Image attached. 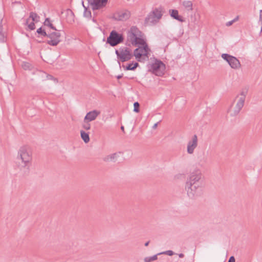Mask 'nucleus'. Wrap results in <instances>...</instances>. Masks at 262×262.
I'll return each mask as SVG.
<instances>
[{"instance_id":"ddd939ff","label":"nucleus","mask_w":262,"mask_h":262,"mask_svg":"<svg viewBox=\"0 0 262 262\" xmlns=\"http://www.w3.org/2000/svg\"><path fill=\"white\" fill-rule=\"evenodd\" d=\"M130 16V12L127 11H119L115 13L114 18L117 20L124 21L128 19Z\"/></svg>"},{"instance_id":"a19ab883","label":"nucleus","mask_w":262,"mask_h":262,"mask_svg":"<svg viewBox=\"0 0 262 262\" xmlns=\"http://www.w3.org/2000/svg\"><path fill=\"white\" fill-rule=\"evenodd\" d=\"M149 243V241L147 242L146 243H145V246H147L148 245Z\"/></svg>"},{"instance_id":"473e14b6","label":"nucleus","mask_w":262,"mask_h":262,"mask_svg":"<svg viewBox=\"0 0 262 262\" xmlns=\"http://www.w3.org/2000/svg\"><path fill=\"white\" fill-rule=\"evenodd\" d=\"M139 66L138 63L132 61V70L136 69Z\"/></svg>"},{"instance_id":"4be33fe9","label":"nucleus","mask_w":262,"mask_h":262,"mask_svg":"<svg viewBox=\"0 0 262 262\" xmlns=\"http://www.w3.org/2000/svg\"><path fill=\"white\" fill-rule=\"evenodd\" d=\"M6 40L5 33L3 31V27L0 25V42H3Z\"/></svg>"},{"instance_id":"412c9836","label":"nucleus","mask_w":262,"mask_h":262,"mask_svg":"<svg viewBox=\"0 0 262 262\" xmlns=\"http://www.w3.org/2000/svg\"><path fill=\"white\" fill-rule=\"evenodd\" d=\"M30 18H31L33 21L37 22L39 21V17L36 13L32 12L30 13Z\"/></svg>"},{"instance_id":"4468645a","label":"nucleus","mask_w":262,"mask_h":262,"mask_svg":"<svg viewBox=\"0 0 262 262\" xmlns=\"http://www.w3.org/2000/svg\"><path fill=\"white\" fill-rule=\"evenodd\" d=\"M242 109V107L234 102H232L228 110V112L231 116H235L239 114Z\"/></svg>"},{"instance_id":"39448f33","label":"nucleus","mask_w":262,"mask_h":262,"mask_svg":"<svg viewBox=\"0 0 262 262\" xmlns=\"http://www.w3.org/2000/svg\"><path fill=\"white\" fill-rule=\"evenodd\" d=\"M163 14L160 9L156 8L153 10L146 17L145 23L148 25L156 24L161 18Z\"/></svg>"},{"instance_id":"f704fd0d","label":"nucleus","mask_w":262,"mask_h":262,"mask_svg":"<svg viewBox=\"0 0 262 262\" xmlns=\"http://www.w3.org/2000/svg\"><path fill=\"white\" fill-rule=\"evenodd\" d=\"M259 21L261 24V28L260 31H262V10H260L259 11Z\"/></svg>"},{"instance_id":"7ed1b4c3","label":"nucleus","mask_w":262,"mask_h":262,"mask_svg":"<svg viewBox=\"0 0 262 262\" xmlns=\"http://www.w3.org/2000/svg\"><path fill=\"white\" fill-rule=\"evenodd\" d=\"M132 46L137 47L134 51V56L138 61H143L148 58V53L149 49L146 42L145 36L132 39Z\"/></svg>"},{"instance_id":"f3484780","label":"nucleus","mask_w":262,"mask_h":262,"mask_svg":"<svg viewBox=\"0 0 262 262\" xmlns=\"http://www.w3.org/2000/svg\"><path fill=\"white\" fill-rule=\"evenodd\" d=\"M144 34L136 27H132V39L143 37Z\"/></svg>"},{"instance_id":"c85d7f7f","label":"nucleus","mask_w":262,"mask_h":262,"mask_svg":"<svg viewBox=\"0 0 262 262\" xmlns=\"http://www.w3.org/2000/svg\"><path fill=\"white\" fill-rule=\"evenodd\" d=\"M83 6L85 9V11L84 12V16L86 17H90L91 16V12L90 11H88L87 8L84 6L83 3H82Z\"/></svg>"},{"instance_id":"c9c22d12","label":"nucleus","mask_w":262,"mask_h":262,"mask_svg":"<svg viewBox=\"0 0 262 262\" xmlns=\"http://www.w3.org/2000/svg\"><path fill=\"white\" fill-rule=\"evenodd\" d=\"M228 262H235L234 257L233 256H230Z\"/></svg>"},{"instance_id":"2f4dec72","label":"nucleus","mask_w":262,"mask_h":262,"mask_svg":"<svg viewBox=\"0 0 262 262\" xmlns=\"http://www.w3.org/2000/svg\"><path fill=\"white\" fill-rule=\"evenodd\" d=\"M47 78L49 80H54L56 83H57L58 81H57V80L54 77H53L52 75H47Z\"/></svg>"},{"instance_id":"1a4fd4ad","label":"nucleus","mask_w":262,"mask_h":262,"mask_svg":"<svg viewBox=\"0 0 262 262\" xmlns=\"http://www.w3.org/2000/svg\"><path fill=\"white\" fill-rule=\"evenodd\" d=\"M47 37L50 38V40H47V43L52 46H57L61 41V34L59 31L49 33Z\"/></svg>"},{"instance_id":"f257e3e1","label":"nucleus","mask_w":262,"mask_h":262,"mask_svg":"<svg viewBox=\"0 0 262 262\" xmlns=\"http://www.w3.org/2000/svg\"><path fill=\"white\" fill-rule=\"evenodd\" d=\"M202 174L199 169L191 172L187 178L186 189L187 194L191 199L200 196L203 192Z\"/></svg>"},{"instance_id":"b1692460","label":"nucleus","mask_w":262,"mask_h":262,"mask_svg":"<svg viewBox=\"0 0 262 262\" xmlns=\"http://www.w3.org/2000/svg\"><path fill=\"white\" fill-rule=\"evenodd\" d=\"M29 18H28L26 20V24H28V28L31 30H34L35 28L34 23L32 21V22L30 23V24H29Z\"/></svg>"},{"instance_id":"f03ea898","label":"nucleus","mask_w":262,"mask_h":262,"mask_svg":"<svg viewBox=\"0 0 262 262\" xmlns=\"http://www.w3.org/2000/svg\"><path fill=\"white\" fill-rule=\"evenodd\" d=\"M32 159L31 148L27 145L21 146L18 150L16 161V167L23 176L28 175Z\"/></svg>"},{"instance_id":"c03bdc74","label":"nucleus","mask_w":262,"mask_h":262,"mask_svg":"<svg viewBox=\"0 0 262 262\" xmlns=\"http://www.w3.org/2000/svg\"><path fill=\"white\" fill-rule=\"evenodd\" d=\"M121 77H122V76L121 75H119V76H117V78L118 79H120Z\"/></svg>"},{"instance_id":"5701e85b","label":"nucleus","mask_w":262,"mask_h":262,"mask_svg":"<svg viewBox=\"0 0 262 262\" xmlns=\"http://www.w3.org/2000/svg\"><path fill=\"white\" fill-rule=\"evenodd\" d=\"M44 25L45 26H49V27H50L52 29L55 30V31H57V29H56V28L55 27L53 26V25H52V23H51L50 22V19L49 18H47L46 19H45V21L44 22Z\"/></svg>"},{"instance_id":"a211bd4d","label":"nucleus","mask_w":262,"mask_h":262,"mask_svg":"<svg viewBox=\"0 0 262 262\" xmlns=\"http://www.w3.org/2000/svg\"><path fill=\"white\" fill-rule=\"evenodd\" d=\"M117 156V154L116 153H114L106 156L104 158L103 160L105 162H115L116 161Z\"/></svg>"},{"instance_id":"7c9ffc66","label":"nucleus","mask_w":262,"mask_h":262,"mask_svg":"<svg viewBox=\"0 0 262 262\" xmlns=\"http://www.w3.org/2000/svg\"><path fill=\"white\" fill-rule=\"evenodd\" d=\"M160 254H167V255H168L169 256H172V255H173L174 253L171 250H167V251H166L165 252L160 253Z\"/></svg>"},{"instance_id":"a18cd8bd","label":"nucleus","mask_w":262,"mask_h":262,"mask_svg":"<svg viewBox=\"0 0 262 262\" xmlns=\"http://www.w3.org/2000/svg\"><path fill=\"white\" fill-rule=\"evenodd\" d=\"M130 31H131V29L130 30H128V32H130Z\"/></svg>"},{"instance_id":"20e7f679","label":"nucleus","mask_w":262,"mask_h":262,"mask_svg":"<svg viewBox=\"0 0 262 262\" xmlns=\"http://www.w3.org/2000/svg\"><path fill=\"white\" fill-rule=\"evenodd\" d=\"M148 71L158 76H162L165 70V66L161 60L155 59L148 65Z\"/></svg>"},{"instance_id":"6ab92c4d","label":"nucleus","mask_w":262,"mask_h":262,"mask_svg":"<svg viewBox=\"0 0 262 262\" xmlns=\"http://www.w3.org/2000/svg\"><path fill=\"white\" fill-rule=\"evenodd\" d=\"M80 135L82 139L85 143H87L90 141V137L89 134L85 133L83 130H81Z\"/></svg>"},{"instance_id":"a878e982","label":"nucleus","mask_w":262,"mask_h":262,"mask_svg":"<svg viewBox=\"0 0 262 262\" xmlns=\"http://www.w3.org/2000/svg\"><path fill=\"white\" fill-rule=\"evenodd\" d=\"M37 33L43 36H47L48 34L46 33L45 30H43L41 27L38 29L36 31Z\"/></svg>"},{"instance_id":"9d476101","label":"nucleus","mask_w":262,"mask_h":262,"mask_svg":"<svg viewBox=\"0 0 262 262\" xmlns=\"http://www.w3.org/2000/svg\"><path fill=\"white\" fill-rule=\"evenodd\" d=\"M248 91L246 89H243L234 99L233 102L236 103L241 107H243Z\"/></svg>"},{"instance_id":"f8f14e48","label":"nucleus","mask_w":262,"mask_h":262,"mask_svg":"<svg viewBox=\"0 0 262 262\" xmlns=\"http://www.w3.org/2000/svg\"><path fill=\"white\" fill-rule=\"evenodd\" d=\"M198 146V137L196 135H194L191 140L189 141L187 144V151L189 154H192L194 152L195 148Z\"/></svg>"},{"instance_id":"c756f323","label":"nucleus","mask_w":262,"mask_h":262,"mask_svg":"<svg viewBox=\"0 0 262 262\" xmlns=\"http://www.w3.org/2000/svg\"><path fill=\"white\" fill-rule=\"evenodd\" d=\"M119 64L120 63L119 62ZM121 67V65H120ZM121 67L124 69V70H131V63H128L127 66L123 64Z\"/></svg>"},{"instance_id":"bb28decb","label":"nucleus","mask_w":262,"mask_h":262,"mask_svg":"<svg viewBox=\"0 0 262 262\" xmlns=\"http://www.w3.org/2000/svg\"><path fill=\"white\" fill-rule=\"evenodd\" d=\"M90 121H84L82 124V127L85 130H89L91 129V124L89 123Z\"/></svg>"},{"instance_id":"6e6552de","label":"nucleus","mask_w":262,"mask_h":262,"mask_svg":"<svg viewBox=\"0 0 262 262\" xmlns=\"http://www.w3.org/2000/svg\"><path fill=\"white\" fill-rule=\"evenodd\" d=\"M222 57L227 61L232 69H237L241 67L240 62L236 57L228 54H223Z\"/></svg>"},{"instance_id":"79ce46f5","label":"nucleus","mask_w":262,"mask_h":262,"mask_svg":"<svg viewBox=\"0 0 262 262\" xmlns=\"http://www.w3.org/2000/svg\"><path fill=\"white\" fill-rule=\"evenodd\" d=\"M238 19V16H236L234 19H233V20H235V21H236V20H237Z\"/></svg>"},{"instance_id":"393cba45","label":"nucleus","mask_w":262,"mask_h":262,"mask_svg":"<svg viewBox=\"0 0 262 262\" xmlns=\"http://www.w3.org/2000/svg\"><path fill=\"white\" fill-rule=\"evenodd\" d=\"M21 66L25 70H30L31 69V64L27 62H23Z\"/></svg>"},{"instance_id":"aec40b11","label":"nucleus","mask_w":262,"mask_h":262,"mask_svg":"<svg viewBox=\"0 0 262 262\" xmlns=\"http://www.w3.org/2000/svg\"><path fill=\"white\" fill-rule=\"evenodd\" d=\"M183 5L188 10H192V3L189 1H185L183 2Z\"/></svg>"},{"instance_id":"72a5a7b5","label":"nucleus","mask_w":262,"mask_h":262,"mask_svg":"<svg viewBox=\"0 0 262 262\" xmlns=\"http://www.w3.org/2000/svg\"><path fill=\"white\" fill-rule=\"evenodd\" d=\"M144 262H151V261H153V260L151 258V257H146L144 258Z\"/></svg>"},{"instance_id":"58836bf2","label":"nucleus","mask_w":262,"mask_h":262,"mask_svg":"<svg viewBox=\"0 0 262 262\" xmlns=\"http://www.w3.org/2000/svg\"><path fill=\"white\" fill-rule=\"evenodd\" d=\"M158 122H157V123H155V124L153 125V126H152V128H153V129H156V128H157V126H158Z\"/></svg>"},{"instance_id":"2eb2a0df","label":"nucleus","mask_w":262,"mask_h":262,"mask_svg":"<svg viewBox=\"0 0 262 262\" xmlns=\"http://www.w3.org/2000/svg\"><path fill=\"white\" fill-rule=\"evenodd\" d=\"M100 112L97 110H93L88 112L84 118V121H92L95 120L100 115Z\"/></svg>"},{"instance_id":"0eeeda50","label":"nucleus","mask_w":262,"mask_h":262,"mask_svg":"<svg viewBox=\"0 0 262 262\" xmlns=\"http://www.w3.org/2000/svg\"><path fill=\"white\" fill-rule=\"evenodd\" d=\"M115 53L117 58L122 62L126 61L131 59L130 51L126 47H121L118 50H116Z\"/></svg>"},{"instance_id":"4c0bfd02","label":"nucleus","mask_w":262,"mask_h":262,"mask_svg":"<svg viewBox=\"0 0 262 262\" xmlns=\"http://www.w3.org/2000/svg\"><path fill=\"white\" fill-rule=\"evenodd\" d=\"M160 254V253L158 254H156L152 256H151V258L152 259L153 261L154 260H156L157 259L158 257H157V256L158 255H159Z\"/></svg>"},{"instance_id":"9b49d317","label":"nucleus","mask_w":262,"mask_h":262,"mask_svg":"<svg viewBox=\"0 0 262 262\" xmlns=\"http://www.w3.org/2000/svg\"><path fill=\"white\" fill-rule=\"evenodd\" d=\"M93 10H98L104 6L107 0H88Z\"/></svg>"},{"instance_id":"cd10ccee","label":"nucleus","mask_w":262,"mask_h":262,"mask_svg":"<svg viewBox=\"0 0 262 262\" xmlns=\"http://www.w3.org/2000/svg\"><path fill=\"white\" fill-rule=\"evenodd\" d=\"M134 111L136 113L140 112V104L138 102H135L134 103Z\"/></svg>"},{"instance_id":"37998d69","label":"nucleus","mask_w":262,"mask_h":262,"mask_svg":"<svg viewBox=\"0 0 262 262\" xmlns=\"http://www.w3.org/2000/svg\"><path fill=\"white\" fill-rule=\"evenodd\" d=\"M121 129L123 132H124V126H122L121 127Z\"/></svg>"},{"instance_id":"423d86ee","label":"nucleus","mask_w":262,"mask_h":262,"mask_svg":"<svg viewBox=\"0 0 262 262\" xmlns=\"http://www.w3.org/2000/svg\"><path fill=\"white\" fill-rule=\"evenodd\" d=\"M124 37L122 34L118 33L115 30H113L107 38L106 43L112 47H115L122 43Z\"/></svg>"},{"instance_id":"ea45409f","label":"nucleus","mask_w":262,"mask_h":262,"mask_svg":"<svg viewBox=\"0 0 262 262\" xmlns=\"http://www.w3.org/2000/svg\"><path fill=\"white\" fill-rule=\"evenodd\" d=\"M179 256L180 258H183L184 256V255L183 253H180L179 254Z\"/></svg>"},{"instance_id":"e433bc0d","label":"nucleus","mask_w":262,"mask_h":262,"mask_svg":"<svg viewBox=\"0 0 262 262\" xmlns=\"http://www.w3.org/2000/svg\"><path fill=\"white\" fill-rule=\"evenodd\" d=\"M234 22H235V20H231V21H228V22H227V23H226V26H228H228H231V25H232L233 24V23H234Z\"/></svg>"},{"instance_id":"dca6fc26","label":"nucleus","mask_w":262,"mask_h":262,"mask_svg":"<svg viewBox=\"0 0 262 262\" xmlns=\"http://www.w3.org/2000/svg\"><path fill=\"white\" fill-rule=\"evenodd\" d=\"M170 16L173 17L174 19L180 21L184 22L185 21L184 19L182 16H180L179 15L178 11L177 10H170L169 11Z\"/></svg>"}]
</instances>
